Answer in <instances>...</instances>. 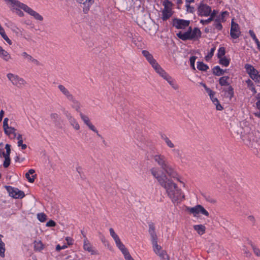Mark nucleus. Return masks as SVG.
<instances>
[{"label": "nucleus", "instance_id": "43", "mask_svg": "<svg viewBox=\"0 0 260 260\" xmlns=\"http://www.w3.org/2000/svg\"><path fill=\"white\" fill-rule=\"evenodd\" d=\"M38 220L41 222H44L47 219V216L44 213H38L37 215Z\"/></svg>", "mask_w": 260, "mask_h": 260}, {"label": "nucleus", "instance_id": "52", "mask_svg": "<svg viewBox=\"0 0 260 260\" xmlns=\"http://www.w3.org/2000/svg\"><path fill=\"white\" fill-rule=\"evenodd\" d=\"M5 160L3 163V166L5 168H8L11 163V159L10 157H4Z\"/></svg>", "mask_w": 260, "mask_h": 260}, {"label": "nucleus", "instance_id": "28", "mask_svg": "<svg viewBox=\"0 0 260 260\" xmlns=\"http://www.w3.org/2000/svg\"><path fill=\"white\" fill-rule=\"evenodd\" d=\"M166 77H164V79L166 80L174 89H177L178 88V86L174 83L173 79L168 74Z\"/></svg>", "mask_w": 260, "mask_h": 260}, {"label": "nucleus", "instance_id": "23", "mask_svg": "<svg viewBox=\"0 0 260 260\" xmlns=\"http://www.w3.org/2000/svg\"><path fill=\"white\" fill-rule=\"evenodd\" d=\"M201 205H198L193 207H187L186 211L192 214L194 216H196L197 214H199L200 208L199 207Z\"/></svg>", "mask_w": 260, "mask_h": 260}, {"label": "nucleus", "instance_id": "49", "mask_svg": "<svg viewBox=\"0 0 260 260\" xmlns=\"http://www.w3.org/2000/svg\"><path fill=\"white\" fill-rule=\"evenodd\" d=\"M174 156L178 158H182V154L179 149H174L172 150Z\"/></svg>", "mask_w": 260, "mask_h": 260}, {"label": "nucleus", "instance_id": "7", "mask_svg": "<svg viewBox=\"0 0 260 260\" xmlns=\"http://www.w3.org/2000/svg\"><path fill=\"white\" fill-rule=\"evenodd\" d=\"M230 35L234 39L238 38L241 35L239 25L234 21V19H233L231 22Z\"/></svg>", "mask_w": 260, "mask_h": 260}, {"label": "nucleus", "instance_id": "33", "mask_svg": "<svg viewBox=\"0 0 260 260\" xmlns=\"http://www.w3.org/2000/svg\"><path fill=\"white\" fill-rule=\"evenodd\" d=\"M115 243L117 247L119 249L122 253L128 250V249L125 247L124 245L121 242L120 239L115 242Z\"/></svg>", "mask_w": 260, "mask_h": 260}, {"label": "nucleus", "instance_id": "30", "mask_svg": "<svg viewBox=\"0 0 260 260\" xmlns=\"http://www.w3.org/2000/svg\"><path fill=\"white\" fill-rule=\"evenodd\" d=\"M44 249V245L41 241L34 242V250L40 251Z\"/></svg>", "mask_w": 260, "mask_h": 260}, {"label": "nucleus", "instance_id": "31", "mask_svg": "<svg viewBox=\"0 0 260 260\" xmlns=\"http://www.w3.org/2000/svg\"><path fill=\"white\" fill-rule=\"evenodd\" d=\"M0 35L9 44L11 45L12 44V41L8 38V37L6 34L5 31L3 27L0 28Z\"/></svg>", "mask_w": 260, "mask_h": 260}, {"label": "nucleus", "instance_id": "58", "mask_svg": "<svg viewBox=\"0 0 260 260\" xmlns=\"http://www.w3.org/2000/svg\"><path fill=\"white\" fill-rule=\"evenodd\" d=\"M50 118L56 123L57 119L59 118V115L55 113H51L50 114Z\"/></svg>", "mask_w": 260, "mask_h": 260}, {"label": "nucleus", "instance_id": "15", "mask_svg": "<svg viewBox=\"0 0 260 260\" xmlns=\"http://www.w3.org/2000/svg\"><path fill=\"white\" fill-rule=\"evenodd\" d=\"M142 53L152 67L157 62L156 60L153 58L152 55L147 50H143Z\"/></svg>", "mask_w": 260, "mask_h": 260}, {"label": "nucleus", "instance_id": "62", "mask_svg": "<svg viewBox=\"0 0 260 260\" xmlns=\"http://www.w3.org/2000/svg\"><path fill=\"white\" fill-rule=\"evenodd\" d=\"M204 197L207 201L211 203H215L216 202V201L214 199H212L210 196L205 195L204 196Z\"/></svg>", "mask_w": 260, "mask_h": 260}, {"label": "nucleus", "instance_id": "1", "mask_svg": "<svg viewBox=\"0 0 260 260\" xmlns=\"http://www.w3.org/2000/svg\"><path fill=\"white\" fill-rule=\"evenodd\" d=\"M150 171L160 185L166 189L168 196L174 204H178L184 199L181 189L172 179H169L165 174L159 175L157 169L154 168H152Z\"/></svg>", "mask_w": 260, "mask_h": 260}, {"label": "nucleus", "instance_id": "5", "mask_svg": "<svg viewBox=\"0 0 260 260\" xmlns=\"http://www.w3.org/2000/svg\"><path fill=\"white\" fill-rule=\"evenodd\" d=\"M197 9V13L200 16H208L211 12V7L203 2L198 5Z\"/></svg>", "mask_w": 260, "mask_h": 260}, {"label": "nucleus", "instance_id": "11", "mask_svg": "<svg viewBox=\"0 0 260 260\" xmlns=\"http://www.w3.org/2000/svg\"><path fill=\"white\" fill-rule=\"evenodd\" d=\"M173 15L171 8L168 7L167 6L164 7V9L162 11V19L163 21H166L169 19Z\"/></svg>", "mask_w": 260, "mask_h": 260}, {"label": "nucleus", "instance_id": "60", "mask_svg": "<svg viewBox=\"0 0 260 260\" xmlns=\"http://www.w3.org/2000/svg\"><path fill=\"white\" fill-rule=\"evenodd\" d=\"M212 21H213L212 18L209 17V18H208L206 20L201 19L200 20V23H202L203 25H205V24H208L209 23H210Z\"/></svg>", "mask_w": 260, "mask_h": 260}, {"label": "nucleus", "instance_id": "54", "mask_svg": "<svg viewBox=\"0 0 260 260\" xmlns=\"http://www.w3.org/2000/svg\"><path fill=\"white\" fill-rule=\"evenodd\" d=\"M186 11L188 13L193 14L195 12V9L193 7L191 6L189 4L186 5Z\"/></svg>", "mask_w": 260, "mask_h": 260}, {"label": "nucleus", "instance_id": "61", "mask_svg": "<svg viewBox=\"0 0 260 260\" xmlns=\"http://www.w3.org/2000/svg\"><path fill=\"white\" fill-rule=\"evenodd\" d=\"M9 129H10V130L9 131L8 130V133H7V134H6L7 135L9 136L10 134H14V136L16 137V134L15 133L16 129L12 127H9Z\"/></svg>", "mask_w": 260, "mask_h": 260}, {"label": "nucleus", "instance_id": "45", "mask_svg": "<svg viewBox=\"0 0 260 260\" xmlns=\"http://www.w3.org/2000/svg\"><path fill=\"white\" fill-rule=\"evenodd\" d=\"M249 244H250L254 254L256 256H260V249L259 248H257L255 245H254L251 242H250Z\"/></svg>", "mask_w": 260, "mask_h": 260}, {"label": "nucleus", "instance_id": "3", "mask_svg": "<svg viewBox=\"0 0 260 260\" xmlns=\"http://www.w3.org/2000/svg\"><path fill=\"white\" fill-rule=\"evenodd\" d=\"M7 77L14 85L17 86L19 88L22 87L26 84L25 80L18 75L9 73L7 75Z\"/></svg>", "mask_w": 260, "mask_h": 260}, {"label": "nucleus", "instance_id": "25", "mask_svg": "<svg viewBox=\"0 0 260 260\" xmlns=\"http://www.w3.org/2000/svg\"><path fill=\"white\" fill-rule=\"evenodd\" d=\"M193 229L200 235H202L205 233L206 227L203 224L195 225Z\"/></svg>", "mask_w": 260, "mask_h": 260}, {"label": "nucleus", "instance_id": "64", "mask_svg": "<svg viewBox=\"0 0 260 260\" xmlns=\"http://www.w3.org/2000/svg\"><path fill=\"white\" fill-rule=\"evenodd\" d=\"M18 146L19 147H21V149L23 150H24L27 148V145L25 144H23V140L18 141Z\"/></svg>", "mask_w": 260, "mask_h": 260}, {"label": "nucleus", "instance_id": "47", "mask_svg": "<svg viewBox=\"0 0 260 260\" xmlns=\"http://www.w3.org/2000/svg\"><path fill=\"white\" fill-rule=\"evenodd\" d=\"M8 1L10 2L11 4L14 6H16L19 8H20L22 6V5H23V3H21L18 0H7Z\"/></svg>", "mask_w": 260, "mask_h": 260}, {"label": "nucleus", "instance_id": "18", "mask_svg": "<svg viewBox=\"0 0 260 260\" xmlns=\"http://www.w3.org/2000/svg\"><path fill=\"white\" fill-rule=\"evenodd\" d=\"M152 67L162 78L166 77V76L168 74L161 68L157 62L154 64Z\"/></svg>", "mask_w": 260, "mask_h": 260}, {"label": "nucleus", "instance_id": "38", "mask_svg": "<svg viewBox=\"0 0 260 260\" xmlns=\"http://www.w3.org/2000/svg\"><path fill=\"white\" fill-rule=\"evenodd\" d=\"M225 54V48L223 47H220L218 50V53L217 54V56L218 58H220L223 57Z\"/></svg>", "mask_w": 260, "mask_h": 260}, {"label": "nucleus", "instance_id": "35", "mask_svg": "<svg viewBox=\"0 0 260 260\" xmlns=\"http://www.w3.org/2000/svg\"><path fill=\"white\" fill-rule=\"evenodd\" d=\"M230 62V59H228L225 57H223L219 58V63L224 67H228L229 66Z\"/></svg>", "mask_w": 260, "mask_h": 260}, {"label": "nucleus", "instance_id": "6", "mask_svg": "<svg viewBox=\"0 0 260 260\" xmlns=\"http://www.w3.org/2000/svg\"><path fill=\"white\" fill-rule=\"evenodd\" d=\"M190 24L189 20L175 18L172 19V25L177 29H184Z\"/></svg>", "mask_w": 260, "mask_h": 260}, {"label": "nucleus", "instance_id": "36", "mask_svg": "<svg viewBox=\"0 0 260 260\" xmlns=\"http://www.w3.org/2000/svg\"><path fill=\"white\" fill-rule=\"evenodd\" d=\"M83 247H84V249L85 250L88 251V252H91L92 254H93V251L92 250V247H91L90 244L88 243V241L86 240V239L84 240Z\"/></svg>", "mask_w": 260, "mask_h": 260}, {"label": "nucleus", "instance_id": "41", "mask_svg": "<svg viewBox=\"0 0 260 260\" xmlns=\"http://www.w3.org/2000/svg\"><path fill=\"white\" fill-rule=\"evenodd\" d=\"M159 256V257L163 260H170L169 258V256L167 254L166 251L161 250L158 254H157Z\"/></svg>", "mask_w": 260, "mask_h": 260}, {"label": "nucleus", "instance_id": "37", "mask_svg": "<svg viewBox=\"0 0 260 260\" xmlns=\"http://www.w3.org/2000/svg\"><path fill=\"white\" fill-rule=\"evenodd\" d=\"M213 25L218 30H221L222 29V25L221 23V21L219 20V19L216 18L214 20Z\"/></svg>", "mask_w": 260, "mask_h": 260}, {"label": "nucleus", "instance_id": "16", "mask_svg": "<svg viewBox=\"0 0 260 260\" xmlns=\"http://www.w3.org/2000/svg\"><path fill=\"white\" fill-rule=\"evenodd\" d=\"M66 116L69 121L71 125L76 130H78L80 128V126L76 119L71 115L70 113H67Z\"/></svg>", "mask_w": 260, "mask_h": 260}, {"label": "nucleus", "instance_id": "2", "mask_svg": "<svg viewBox=\"0 0 260 260\" xmlns=\"http://www.w3.org/2000/svg\"><path fill=\"white\" fill-rule=\"evenodd\" d=\"M244 68L250 77L256 83H260V74L257 70H256L252 65L248 63L245 64Z\"/></svg>", "mask_w": 260, "mask_h": 260}, {"label": "nucleus", "instance_id": "34", "mask_svg": "<svg viewBox=\"0 0 260 260\" xmlns=\"http://www.w3.org/2000/svg\"><path fill=\"white\" fill-rule=\"evenodd\" d=\"M5 149L6 150V152H5L3 151L2 152V155L4 157H10V153H11V145L9 144H7L5 145Z\"/></svg>", "mask_w": 260, "mask_h": 260}, {"label": "nucleus", "instance_id": "21", "mask_svg": "<svg viewBox=\"0 0 260 260\" xmlns=\"http://www.w3.org/2000/svg\"><path fill=\"white\" fill-rule=\"evenodd\" d=\"M72 102L73 104L72 105V107L76 111L79 112L80 113L81 111H80L81 104L80 103L76 100L74 96L72 97V99L69 100Z\"/></svg>", "mask_w": 260, "mask_h": 260}, {"label": "nucleus", "instance_id": "42", "mask_svg": "<svg viewBox=\"0 0 260 260\" xmlns=\"http://www.w3.org/2000/svg\"><path fill=\"white\" fill-rule=\"evenodd\" d=\"M110 234L111 236V237L113 238L115 242L117 241L118 240H120L119 237L118 235L115 233L114 232L113 229L110 228L109 229Z\"/></svg>", "mask_w": 260, "mask_h": 260}, {"label": "nucleus", "instance_id": "17", "mask_svg": "<svg viewBox=\"0 0 260 260\" xmlns=\"http://www.w3.org/2000/svg\"><path fill=\"white\" fill-rule=\"evenodd\" d=\"M228 69L223 70L220 68L219 66H216L212 69L213 74L217 76H221L225 73H228Z\"/></svg>", "mask_w": 260, "mask_h": 260}, {"label": "nucleus", "instance_id": "39", "mask_svg": "<svg viewBox=\"0 0 260 260\" xmlns=\"http://www.w3.org/2000/svg\"><path fill=\"white\" fill-rule=\"evenodd\" d=\"M229 15V12L227 11L222 12L220 15H219L216 19H219V20L221 22H225L226 21L225 17Z\"/></svg>", "mask_w": 260, "mask_h": 260}, {"label": "nucleus", "instance_id": "29", "mask_svg": "<svg viewBox=\"0 0 260 260\" xmlns=\"http://www.w3.org/2000/svg\"><path fill=\"white\" fill-rule=\"evenodd\" d=\"M197 69L201 71H207L209 69V67L207 64H205L202 61L197 62Z\"/></svg>", "mask_w": 260, "mask_h": 260}, {"label": "nucleus", "instance_id": "40", "mask_svg": "<svg viewBox=\"0 0 260 260\" xmlns=\"http://www.w3.org/2000/svg\"><path fill=\"white\" fill-rule=\"evenodd\" d=\"M5 244L2 241V240H0V256L2 257H5Z\"/></svg>", "mask_w": 260, "mask_h": 260}, {"label": "nucleus", "instance_id": "13", "mask_svg": "<svg viewBox=\"0 0 260 260\" xmlns=\"http://www.w3.org/2000/svg\"><path fill=\"white\" fill-rule=\"evenodd\" d=\"M58 88L60 91L66 96L68 100H69L74 96L73 95L66 87H65L64 86L60 84L58 86Z\"/></svg>", "mask_w": 260, "mask_h": 260}, {"label": "nucleus", "instance_id": "26", "mask_svg": "<svg viewBox=\"0 0 260 260\" xmlns=\"http://www.w3.org/2000/svg\"><path fill=\"white\" fill-rule=\"evenodd\" d=\"M161 139L165 141L167 145L171 148H173L174 147V144L171 142V141L169 139V138L164 134H161L160 135Z\"/></svg>", "mask_w": 260, "mask_h": 260}, {"label": "nucleus", "instance_id": "4", "mask_svg": "<svg viewBox=\"0 0 260 260\" xmlns=\"http://www.w3.org/2000/svg\"><path fill=\"white\" fill-rule=\"evenodd\" d=\"M5 188L9 192L10 196L14 199H22L25 196L24 192L17 188L11 186H5Z\"/></svg>", "mask_w": 260, "mask_h": 260}, {"label": "nucleus", "instance_id": "32", "mask_svg": "<svg viewBox=\"0 0 260 260\" xmlns=\"http://www.w3.org/2000/svg\"><path fill=\"white\" fill-rule=\"evenodd\" d=\"M151 242L152 244L153 251L156 254H158V252L161 250V247L157 244V240H154L151 241Z\"/></svg>", "mask_w": 260, "mask_h": 260}, {"label": "nucleus", "instance_id": "48", "mask_svg": "<svg viewBox=\"0 0 260 260\" xmlns=\"http://www.w3.org/2000/svg\"><path fill=\"white\" fill-rule=\"evenodd\" d=\"M8 121L9 119L8 118H5L3 121V127L5 134H7L8 129H9L10 127L8 123Z\"/></svg>", "mask_w": 260, "mask_h": 260}, {"label": "nucleus", "instance_id": "24", "mask_svg": "<svg viewBox=\"0 0 260 260\" xmlns=\"http://www.w3.org/2000/svg\"><path fill=\"white\" fill-rule=\"evenodd\" d=\"M0 57L6 61H8L11 58L10 54L3 48L0 50Z\"/></svg>", "mask_w": 260, "mask_h": 260}, {"label": "nucleus", "instance_id": "57", "mask_svg": "<svg viewBox=\"0 0 260 260\" xmlns=\"http://www.w3.org/2000/svg\"><path fill=\"white\" fill-rule=\"evenodd\" d=\"M249 34L255 43L259 41L252 30H249Z\"/></svg>", "mask_w": 260, "mask_h": 260}, {"label": "nucleus", "instance_id": "55", "mask_svg": "<svg viewBox=\"0 0 260 260\" xmlns=\"http://www.w3.org/2000/svg\"><path fill=\"white\" fill-rule=\"evenodd\" d=\"M124 256V258L125 260H132L133 258L132 257L128 250L126 251L125 252L122 253Z\"/></svg>", "mask_w": 260, "mask_h": 260}, {"label": "nucleus", "instance_id": "51", "mask_svg": "<svg viewBox=\"0 0 260 260\" xmlns=\"http://www.w3.org/2000/svg\"><path fill=\"white\" fill-rule=\"evenodd\" d=\"M25 176V177L27 179L28 181L30 183H33L35 181V179L37 177V175L35 174L34 175H32V177L31 178L30 177V174H29L28 173H26Z\"/></svg>", "mask_w": 260, "mask_h": 260}, {"label": "nucleus", "instance_id": "19", "mask_svg": "<svg viewBox=\"0 0 260 260\" xmlns=\"http://www.w3.org/2000/svg\"><path fill=\"white\" fill-rule=\"evenodd\" d=\"M223 91L225 93V96L226 98H229L230 100L234 97V89L231 85L229 86L228 88H224Z\"/></svg>", "mask_w": 260, "mask_h": 260}, {"label": "nucleus", "instance_id": "8", "mask_svg": "<svg viewBox=\"0 0 260 260\" xmlns=\"http://www.w3.org/2000/svg\"><path fill=\"white\" fill-rule=\"evenodd\" d=\"M20 8L23 10L25 12L29 14L30 15L33 16L36 20L39 21H42L43 20V17L41 15L33 10L26 5L23 4Z\"/></svg>", "mask_w": 260, "mask_h": 260}, {"label": "nucleus", "instance_id": "59", "mask_svg": "<svg viewBox=\"0 0 260 260\" xmlns=\"http://www.w3.org/2000/svg\"><path fill=\"white\" fill-rule=\"evenodd\" d=\"M205 89L206 91L208 93L209 96H212V95H214L215 94V92L213 91L208 87H205Z\"/></svg>", "mask_w": 260, "mask_h": 260}, {"label": "nucleus", "instance_id": "63", "mask_svg": "<svg viewBox=\"0 0 260 260\" xmlns=\"http://www.w3.org/2000/svg\"><path fill=\"white\" fill-rule=\"evenodd\" d=\"M56 225V223L54 221L52 220H49L47 223L46 225L48 227H54Z\"/></svg>", "mask_w": 260, "mask_h": 260}, {"label": "nucleus", "instance_id": "46", "mask_svg": "<svg viewBox=\"0 0 260 260\" xmlns=\"http://www.w3.org/2000/svg\"><path fill=\"white\" fill-rule=\"evenodd\" d=\"M215 50V47H213L211 49L210 52L208 53V54L205 56V59L206 61H208L210 59H211L214 55V52Z\"/></svg>", "mask_w": 260, "mask_h": 260}, {"label": "nucleus", "instance_id": "44", "mask_svg": "<svg viewBox=\"0 0 260 260\" xmlns=\"http://www.w3.org/2000/svg\"><path fill=\"white\" fill-rule=\"evenodd\" d=\"M80 116L85 124L87 125L90 123L89 118L87 116L84 115L82 112H80Z\"/></svg>", "mask_w": 260, "mask_h": 260}, {"label": "nucleus", "instance_id": "12", "mask_svg": "<svg viewBox=\"0 0 260 260\" xmlns=\"http://www.w3.org/2000/svg\"><path fill=\"white\" fill-rule=\"evenodd\" d=\"M149 230L148 232L151 237V241H153L154 240H157V236L155 231V226L153 222H149Z\"/></svg>", "mask_w": 260, "mask_h": 260}, {"label": "nucleus", "instance_id": "56", "mask_svg": "<svg viewBox=\"0 0 260 260\" xmlns=\"http://www.w3.org/2000/svg\"><path fill=\"white\" fill-rule=\"evenodd\" d=\"M21 55L27 60L31 61L33 57L25 52H22Z\"/></svg>", "mask_w": 260, "mask_h": 260}, {"label": "nucleus", "instance_id": "20", "mask_svg": "<svg viewBox=\"0 0 260 260\" xmlns=\"http://www.w3.org/2000/svg\"><path fill=\"white\" fill-rule=\"evenodd\" d=\"M176 36L178 38L183 41L192 40L189 31H186L185 32L179 31L176 34Z\"/></svg>", "mask_w": 260, "mask_h": 260}, {"label": "nucleus", "instance_id": "14", "mask_svg": "<svg viewBox=\"0 0 260 260\" xmlns=\"http://www.w3.org/2000/svg\"><path fill=\"white\" fill-rule=\"evenodd\" d=\"M79 3L83 5V12L87 13L89 10V7L93 3L92 0H76Z\"/></svg>", "mask_w": 260, "mask_h": 260}, {"label": "nucleus", "instance_id": "53", "mask_svg": "<svg viewBox=\"0 0 260 260\" xmlns=\"http://www.w3.org/2000/svg\"><path fill=\"white\" fill-rule=\"evenodd\" d=\"M199 208H200L199 213H201L206 216H209L208 212L202 205H201Z\"/></svg>", "mask_w": 260, "mask_h": 260}, {"label": "nucleus", "instance_id": "22", "mask_svg": "<svg viewBox=\"0 0 260 260\" xmlns=\"http://www.w3.org/2000/svg\"><path fill=\"white\" fill-rule=\"evenodd\" d=\"M202 32L200 29L198 27H194L192 29V32L191 34V37L192 40L198 39L201 37Z\"/></svg>", "mask_w": 260, "mask_h": 260}, {"label": "nucleus", "instance_id": "10", "mask_svg": "<svg viewBox=\"0 0 260 260\" xmlns=\"http://www.w3.org/2000/svg\"><path fill=\"white\" fill-rule=\"evenodd\" d=\"M162 170H164L170 177L176 179L178 181L182 183V181H180L178 177V174L175 171H174L169 164L167 165Z\"/></svg>", "mask_w": 260, "mask_h": 260}, {"label": "nucleus", "instance_id": "9", "mask_svg": "<svg viewBox=\"0 0 260 260\" xmlns=\"http://www.w3.org/2000/svg\"><path fill=\"white\" fill-rule=\"evenodd\" d=\"M155 162L163 169L169 164L167 158L161 154H156L153 156Z\"/></svg>", "mask_w": 260, "mask_h": 260}, {"label": "nucleus", "instance_id": "50", "mask_svg": "<svg viewBox=\"0 0 260 260\" xmlns=\"http://www.w3.org/2000/svg\"><path fill=\"white\" fill-rule=\"evenodd\" d=\"M197 58V57L195 56H192L190 57V59H189V60H190V67L193 70H196V68H195V61H196V59Z\"/></svg>", "mask_w": 260, "mask_h": 260}, {"label": "nucleus", "instance_id": "27", "mask_svg": "<svg viewBox=\"0 0 260 260\" xmlns=\"http://www.w3.org/2000/svg\"><path fill=\"white\" fill-rule=\"evenodd\" d=\"M230 77L229 76H222L219 79V84L223 86H230V83L228 82V80L229 79Z\"/></svg>", "mask_w": 260, "mask_h": 260}]
</instances>
